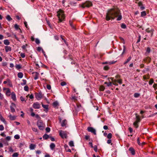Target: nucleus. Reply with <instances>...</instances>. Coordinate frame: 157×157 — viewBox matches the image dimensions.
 Returning a JSON list of instances; mask_svg holds the SVG:
<instances>
[{
    "mask_svg": "<svg viewBox=\"0 0 157 157\" xmlns=\"http://www.w3.org/2000/svg\"><path fill=\"white\" fill-rule=\"evenodd\" d=\"M22 81H23V82L21 83V85H22V86H23V85H25L26 84V80H25V79H23Z\"/></svg>",
    "mask_w": 157,
    "mask_h": 157,
    "instance_id": "38",
    "label": "nucleus"
},
{
    "mask_svg": "<svg viewBox=\"0 0 157 157\" xmlns=\"http://www.w3.org/2000/svg\"><path fill=\"white\" fill-rule=\"evenodd\" d=\"M4 98L3 95L1 93H0V99L1 100H2Z\"/></svg>",
    "mask_w": 157,
    "mask_h": 157,
    "instance_id": "57",
    "label": "nucleus"
},
{
    "mask_svg": "<svg viewBox=\"0 0 157 157\" xmlns=\"http://www.w3.org/2000/svg\"><path fill=\"white\" fill-rule=\"evenodd\" d=\"M6 18V19L9 21H11L12 20V18L9 15H7Z\"/></svg>",
    "mask_w": 157,
    "mask_h": 157,
    "instance_id": "29",
    "label": "nucleus"
},
{
    "mask_svg": "<svg viewBox=\"0 0 157 157\" xmlns=\"http://www.w3.org/2000/svg\"><path fill=\"white\" fill-rule=\"evenodd\" d=\"M17 76L20 78H22L23 77V74L22 72H19L17 74Z\"/></svg>",
    "mask_w": 157,
    "mask_h": 157,
    "instance_id": "26",
    "label": "nucleus"
},
{
    "mask_svg": "<svg viewBox=\"0 0 157 157\" xmlns=\"http://www.w3.org/2000/svg\"><path fill=\"white\" fill-rule=\"evenodd\" d=\"M105 84H106L107 86H112V83L111 82H105Z\"/></svg>",
    "mask_w": 157,
    "mask_h": 157,
    "instance_id": "33",
    "label": "nucleus"
},
{
    "mask_svg": "<svg viewBox=\"0 0 157 157\" xmlns=\"http://www.w3.org/2000/svg\"><path fill=\"white\" fill-rule=\"evenodd\" d=\"M131 56H129L128 57V59H127V60H126V61H125L124 63V64H126L127 63H128L129 61H130V60H131Z\"/></svg>",
    "mask_w": 157,
    "mask_h": 157,
    "instance_id": "30",
    "label": "nucleus"
},
{
    "mask_svg": "<svg viewBox=\"0 0 157 157\" xmlns=\"http://www.w3.org/2000/svg\"><path fill=\"white\" fill-rule=\"evenodd\" d=\"M33 106L35 109H39L40 107V104L37 102L34 103Z\"/></svg>",
    "mask_w": 157,
    "mask_h": 157,
    "instance_id": "7",
    "label": "nucleus"
},
{
    "mask_svg": "<svg viewBox=\"0 0 157 157\" xmlns=\"http://www.w3.org/2000/svg\"><path fill=\"white\" fill-rule=\"evenodd\" d=\"M21 56L22 58H24L25 57V55L24 53H21Z\"/></svg>",
    "mask_w": 157,
    "mask_h": 157,
    "instance_id": "59",
    "label": "nucleus"
},
{
    "mask_svg": "<svg viewBox=\"0 0 157 157\" xmlns=\"http://www.w3.org/2000/svg\"><path fill=\"white\" fill-rule=\"evenodd\" d=\"M153 30L152 29H147L146 30V31L148 33H151V36L153 34Z\"/></svg>",
    "mask_w": 157,
    "mask_h": 157,
    "instance_id": "15",
    "label": "nucleus"
},
{
    "mask_svg": "<svg viewBox=\"0 0 157 157\" xmlns=\"http://www.w3.org/2000/svg\"><path fill=\"white\" fill-rule=\"evenodd\" d=\"M109 69V67L107 66H105L104 67V69L105 70H107Z\"/></svg>",
    "mask_w": 157,
    "mask_h": 157,
    "instance_id": "56",
    "label": "nucleus"
},
{
    "mask_svg": "<svg viewBox=\"0 0 157 157\" xmlns=\"http://www.w3.org/2000/svg\"><path fill=\"white\" fill-rule=\"evenodd\" d=\"M35 97L38 100H40L42 98V95L41 93H37L36 94Z\"/></svg>",
    "mask_w": 157,
    "mask_h": 157,
    "instance_id": "8",
    "label": "nucleus"
},
{
    "mask_svg": "<svg viewBox=\"0 0 157 157\" xmlns=\"http://www.w3.org/2000/svg\"><path fill=\"white\" fill-rule=\"evenodd\" d=\"M6 139L4 140H2V142L6 145H8L7 141H9L10 140L11 138H5Z\"/></svg>",
    "mask_w": 157,
    "mask_h": 157,
    "instance_id": "10",
    "label": "nucleus"
},
{
    "mask_svg": "<svg viewBox=\"0 0 157 157\" xmlns=\"http://www.w3.org/2000/svg\"><path fill=\"white\" fill-rule=\"evenodd\" d=\"M94 150L96 151L97 152L98 151V149L97 146H95L94 147Z\"/></svg>",
    "mask_w": 157,
    "mask_h": 157,
    "instance_id": "58",
    "label": "nucleus"
},
{
    "mask_svg": "<svg viewBox=\"0 0 157 157\" xmlns=\"http://www.w3.org/2000/svg\"><path fill=\"white\" fill-rule=\"evenodd\" d=\"M0 120L1 121H2L3 123H4L5 124H6V122L5 121L4 118L1 115L0 116Z\"/></svg>",
    "mask_w": 157,
    "mask_h": 157,
    "instance_id": "17",
    "label": "nucleus"
},
{
    "mask_svg": "<svg viewBox=\"0 0 157 157\" xmlns=\"http://www.w3.org/2000/svg\"><path fill=\"white\" fill-rule=\"evenodd\" d=\"M11 96L12 99L14 101H16V96L15 93L14 92H13L11 93Z\"/></svg>",
    "mask_w": 157,
    "mask_h": 157,
    "instance_id": "12",
    "label": "nucleus"
},
{
    "mask_svg": "<svg viewBox=\"0 0 157 157\" xmlns=\"http://www.w3.org/2000/svg\"><path fill=\"white\" fill-rule=\"evenodd\" d=\"M156 87H157V84H155V83L154 84L153 86V87L154 88L155 90H156Z\"/></svg>",
    "mask_w": 157,
    "mask_h": 157,
    "instance_id": "55",
    "label": "nucleus"
},
{
    "mask_svg": "<svg viewBox=\"0 0 157 157\" xmlns=\"http://www.w3.org/2000/svg\"><path fill=\"white\" fill-rule=\"evenodd\" d=\"M112 134L111 133H109L107 135V137H112Z\"/></svg>",
    "mask_w": 157,
    "mask_h": 157,
    "instance_id": "62",
    "label": "nucleus"
},
{
    "mask_svg": "<svg viewBox=\"0 0 157 157\" xmlns=\"http://www.w3.org/2000/svg\"><path fill=\"white\" fill-rule=\"evenodd\" d=\"M5 51L6 52H10L11 50V48L9 46H6L5 47Z\"/></svg>",
    "mask_w": 157,
    "mask_h": 157,
    "instance_id": "14",
    "label": "nucleus"
},
{
    "mask_svg": "<svg viewBox=\"0 0 157 157\" xmlns=\"http://www.w3.org/2000/svg\"><path fill=\"white\" fill-rule=\"evenodd\" d=\"M136 120L135 121L136 122L139 123V122H140V118L139 116H137L136 115Z\"/></svg>",
    "mask_w": 157,
    "mask_h": 157,
    "instance_id": "27",
    "label": "nucleus"
},
{
    "mask_svg": "<svg viewBox=\"0 0 157 157\" xmlns=\"http://www.w3.org/2000/svg\"><path fill=\"white\" fill-rule=\"evenodd\" d=\"M14 28L16 30H19L20 32H21V30L20 28H19V25L17 24H15L14 25Z\"/></svg>",
    "mask_w": 157,
    "mask_h": 157,
    "instance_id": "22",
    "label": "nucleus"
},
{
    "mask_svg": "<svg viewBox=\"0 0 157 157\" xmlns=\"http://www.w3.org/2000/svg\"><path fill=\"white\" fill-rule=\"evenodd\" d=\"M16 107L15 104L13 103H12L11 104V105L10 107V110L13 113L15 111L14 109V107Z\"/></svg>",
    "mask_w": 157,
    "mask_h": 157,
    "instance_id": "9",
    "label": "nucleus"
},
{
    "mask_svg": "<svg viewBox=\"0 0 157 157\" xmlns=\"http://www.w3.org/2000/svg\"><path fill=\"white\" fill-rule=\"evenodd\" d=\"M70 25L71 26V27H72V28L74 29L75 28V26L74 25L72 24V23L71 22H70Z\"/></svg>",
    "mask_w": 157,
    "mask_h": 157,
    "instance_id": "54",
    "label": "nucleus"
},
{
    "mask_svg": "<svg viewBox=\"0 0 157 157\" xmlns=\"http://www.w3.org/2000/svg\"><path fill=\"white\" fill-rule=\"evenodd\" d=\"M47 88L48 89L50 90L51 89V86L50 85H47Z\"/></svg>",
    "mask_w": 157,
    "mask_h": 157,
    "instance_id": "51",
    "label": "nucleus"
},
{
    "mask_svg": "<svg viewBox=\"0 0 157 157\" xmlns=\"http://www.w3.org/2000/svg\"><path fill=\"white\" fill-rule=\"evenodd\" d=\"M117 61H109V64H113L115 63Z\"/></svg>",
    "mask_w": 157,
    "mask_h": 157,
    "instance_id": "49",
    "label": "nucleus"
},
{
    "mask_svg": "<svg viewBox=\"0 0 157 157\" xmlns=\"http://www.w3.org/2000/svg\"><path fill=\"white\" fill-rule=\"evenodd\" d=\"M121 27L122 28L124 29L126 28V25L124 24H122L121 25Z\"/></svg>",
    "mask_w": 157,
    "mask_h": 157,
    "instance_id": "45",
    "label": "nucleus"
},
{
    "mask_svg": "<svg viewBox=\"0 0 157 157\" xmlns=\"http://www.w3.org/2000/svg\"><path fill=\"white\" fill-rule=\"evenodd\" d=\"M138 123L136 122V121L134 122L133 123V125L136 128H137L138 127Z\"/></svg>",
    "mask_w": 157,
    "mask_h": 157,
    "instance_id": "37",
    "label": "nucleus"
},
{
    "mask_svg": "<svg viewBox=\"0 0 157 157\" xmlns=\"http://www.w3.org/2000/svg\"><path fill=\"white\" fill-rule=\"evenodd\" d=\"M4 129V127L2 125H0V130L2 131Z\"/></svg>",
    "mask_w": 157,
    "mask_h": 157,
    "instance_id": "53",
    "label": "nucleus"
},
{
    "mask_svg": "<svg viewBox=\"0 0 157 157\" xmlns=\"http://www.w3.org/2000/svg\"><path fill=\"white\" fill-rule=\"evenodd\" d=\"M117 17V20L120 21L122 18V16L120 13V11L118 9H112L109 10L106 14V19L107 21L114 19Z\"/></svg>",
    "mask_w": 157,
    "mask_h": 157,
    "instance_id": "1",
    "label": "nucleus"
},
{
    "mask_svg": "<svg viewBox=\"0 0 157 157\" xmlns=\"http://www.w3.org/2000/svg\"><path fill=\"white\" fill-rule=\"evenodd\" d=\"M103 128L105 130H107L108 129V127L106 125H104L103 126Z\"/></svg>",
    "mask_w": 157,
    "mask_h": 157,
    "instance_id": "64",
    "label": "nucleus"
},
{
    "mask_svg": "<svg viewBox=\"0 0 157 157\" xmlns=\"http://www.w3.org/2000/svg\"><path fill=\"white\" fill-rule=\"evenodd\" d=\"M105 89V87L103 86H101L99 88V90L101 91H103Z\"/></svg>",
    "mask_w": 157,
    "mask_h": 157,
    "instance_id": "34",
    "label": "nucleus"
},
{
    "mask_svg": "<svg viewBox=\"0 0 157 157\" xmlns=\"http://www.w3.org/2000/svg\"><path fill=\"white\" fill-rule=\"evenodd\" d=\"M37 125L39 129L41 130L44 129L45 127V124L43 123V121L41 120H39L37 121Z\"/></svg>",
    "mask_w": 157,
    "mask_h": 157,
    "instance_id": "3",
    "label": "nucleus"
},
{
    "mask_svg": "<svg viewBox=\"0 0 157 157\" xmlns=\"http://www.w3.org/2000/svg\"><path fill=\"white\" fill-rule=\"evenodd\" d=\"M154 81L153 79H151L149 82V84L150 85H151L153 83Z\"/></svg>",
    "mask_w": 157,
    "mask_h": 157,
    "instance_id": "41",
    "label": "nucleus"
},
{
    "mask_svg": "<svg viewBox=\"0 0 157 157\" xmlns=\"http://www.w3.org/2000/svg\"><path fill=\"white\" fill-rule=\"evenodd\" d=\"M150 49L148 47L147 48V50H146V54L147 53H149L150 52Z\"/></svg>",
    "mask_w": 157,
    "mask_h": 157,
    "instance_id": "42",
    "label": "nucleus"
},
{
    "mask_svg": "<svg viewBox=\"0 0 157 157\" xmlns=\"http://www.w3.org/2000/svg\"><path fill=\"white\" fill-rule=\"evenodd\" d=\"M11 92L9 89L8 88L6 92V95L7 96H10V95Z\"/></svg>",
    "mask_w": 157,
    "mask_h": 157,
    "instance_id": "23",
    "label": "nucleus"
},
{
    "mask_svg": "<svg viewBox=\"0 0 157 157\" xmlns=\"http://www.w3.org/2000/svg\"><path fill=\"white\" fill-rule=\"evenodd\" d=\"M69 133L65 131L61 130L59 131V135L61 137H67Z\"/></svg>",
    "mask_w": 157,
    "mask_h": 157,
    "instance_id": "5",
    "label": "nucleus"
},
{
    "mask_svg": "<svg viewBox=\"0 0 157 157\" xmlns=\"http://www.w3.org/2000/svg\"><path fill=\"white\" fill-rule=\"evenodd\" d=\"M32 129L34 132H37V130L36 128H32Z\"/></svg>",
    "mask_w": 157,
    "mask_h": 157,
    "instance_id": "52",
    "label": "nucleus"
},
{
    "mask_svg": "<svg viewBox=\"0 0 157 157\" xmlns=\"http://www.w3.org/2000/svg\"><path fill=\"white\" fill-rule=\"evenodd\" d=\"M140 96V94L138 93H136L134 94V97L135 98H138Z\"/></svg>",
    "mask_w": 157,
    "mask_h": 157,
    "instance_id": "43",
    "label": "nucleus"
},
{
    "mask_svg": "<svg viewBox=\"0 0 157 157\" xmlns=\"http://www.w3.org/2000/svg\"><path fill=\"white\" fill-rule=\"evenodd\" d=\"M4 43L5 45H8L10 44V42L8 40L6 39L4 40Z\"/></svg>",
    "mask_w": 157,
    "mask_h": 157,
    "instance_id": "24",
    "label": "nucleus"
},
{
    "mask_svg": "<svg viewBox=\"0 0 157 157\" xmlns=\"http://www.w3.org/2000/svg\"><path fill=\"white\" fill-rule=\"evenodd\" d=\"M35 42L36 44H38L40 43V41L38 38H36L35 40Z\"/></svg>",
    "mask_w": 157,
    "mask_h": 157,
    "instance_id": "40",
    "label": "nucleus"
},
{
    "mask_svg": "<svg viewBox=\"0 0 157 157\" xmlns=\"http://www.w3.org/2000/svg\"><path fill=\"white\" fill-rule=\"evenodd\" d=\"M37 51H42V52H43V51H44L43 49L41 47H38L37 48Z\"/></svg>",
    "mask_w": 157,
    "mask_h": 157,
    "instance_id": "39",
    "label": "nucleus"
},
{
    "mask_svg": "<svg viewBox=\"0 0 157 157\" xmlns=\"http://www.w3.org/2000/svg\"><path fill=\"white\" fill-rule=\"evenodd\" d=\"M129 151H130L132 154L134 155L135 154V152L134 149L132 147H130L129 149Z\"/></svg>",
    "mask_w": 157,
    "mask_h": 157,
    "instance_id": "13",
    "label": "nucleus"
},
{
    "mask_svg": "<svg viewBox=\"0 0 157 157\" xmlns=\"http://www.w3.org/2000/svg\"><path fill=\"white\" fill-rule=\"evenodd\" d=\"M29 90L28 87L27 86H25L24 87V90L26 91H28Z\"/></svg>",
    "mask_w": 157,
    "mask_h": 157,
    "instance_id": "47",
    "label": "nucleus"
},
{
    "mask_svg": "<svg viewBox=\"0 0 157 157\" xmlns=\"http://www.w3.org/2000/svg\"><path fill=\"white\" fill-rule=\"evenodd\" d=\"M53 105L54 107H57L59 106V103L57 101H55L53 102Z\"/></svg>",
    "mask_w": 157,
    "mask_h": 157,
    "instance_id": "28",
    "label": "nucleus"
},
{
    "mask_svg": "<svg viewBox=\"0 0 157 157\" xmlns=\"http://www.w3.org/2000/svg\"><path fill=\"white\" fill-rule=\"evenodd\" d=\"M87 130L89 132H91L93 134L95 135H96V130L94 128L91 127H88Z\"/></svg>",
    "mask_w": 157,
    "mask_h": 157,
    "instance_id": "6",
    "label": "nucleus"
},
{
    "mask_svg": "<svg viewBox=\"0 0 157 157\" xmlns=\"http://www.w3.org/2000/svg\"><path fill=\"white\" fill-rule=\"evenodd\" d=\"M111 140L110 139L108 140L107 141V143L108 144H111Z\"/></svg>",
    "mask_w": 157,
    "mask_h": 157,
    "instance_id": "61",
    "label": "nucleus"
},
{
    "mask_svg": "<svg viewBox=\"0 0 157 157\" xmlns=\"http://www.w3.org/2000/svg\"><path fill=\"white\" fill-rule=\"evenodd\" d=\"M10 119L11 120H14L15 119L16 117L14 116H12L11 114H10L9 116Z\"/></svg>",
    "mask_w": 157,
    "mask_h": 157,
    "instance_id": "19",
    "label": "nucleus"
},
{
    "mask_svg": "<svg viewBox=\"0 0 157 157\" xmlns=\"http://www.w3.org/2000/svg\"><path fill=\"white\" fill-rule=\"evenodd\" d=\"M36 147V145L33 144H31L29 146V148L30 150H33Z\"/></svg>",
    "mask_w": 157,
    "mask_h": 157,
    "instance_id": "18",
    "label": "nucleus"
},
{
    "mask_svg": "<svg viewBox=\"0 0 157 157\" xmlns=\"http://www.w3.org/2000/svg\"><path fill=\"white\" fill-rule=\"evenodd\" d=\"M64 12L61 9H59L57 12V16L59 18V22H61L65 18Z\"/></svg>",
    "mask_w": 157,
    "mask_h": 157,
    "instance_id": "2",
    "label": "nucleus"
},
{
    "mask_svg": "<svg viewBox=\"0 0 157 157\" xmlns=\"http://www.w3.org/2000/svg\"><path fill=\"white\" fill-rule=\"evenodd\" d=\"M137 143L139 145H140V144H141V143L140 142V140H139V138H138L137 140Z\"/></svg>",
    "mask_w": 157,
    "mask_h": 157,
    "instance_id": "63",
    "label": "nucleus"
},
{
    "mask_svg": "<svg viewBox=\"0 0 157 157\" xmlns=\"http://www.w3.org/2000/svg\"><path fill=\"white\" fill-rule=\"evenodd\" d=\"M7 83L8 85L10 87H12L13 86V85L12 82L9 79H7Z\"/></svg>",
    "mask_w": 157,
    "mask_h": 157,
    "instance_id": "20",
    "label": "nucleus"
},
{
    "mask_svg": "<svg viewBox=\"0 0 157 157\" xmlns=\"http://www.w3.org/2000/svg\"><path fill=\"white\" fill-rule=\"evenodd\" d=\"M20 99L21 100V101H25L24 98L22 96H21L20 97Z\"/></svg>",
    "mask_w": 157,
    "mask_h": 157,
    "instance_id": "60",
    "label": "nucleus"
},
{
    "mask_svg": "<svg viewBox=\"0 0 157 157\" xmlns=\"http://www.w3.org/2000/svg\"><path fill=\"white\" fill-rule=\"evenodd\" d=\"M60 85L62 86H65L66 85V83L65 82H63L61 83Z\"/></svg>",
    "mask_w": 157,
    "mask_h": 157,
    "instance_id": "48",
    "label": "nucleus"
},
{
    "mask_svg": "<svg viewBox=\"0 0 157 157\" xmlns=\"http://www.w3.org/2000/svg\"><path fill=\"white\" fill-rule=\"evenodd\" d=\"M18 154L17 153L15 152L12 155V156L13 157H18Z\"/></svg>",
    "mask_w": 157,
    "mask_h": 157,
    "instance_id": "36",
    "label": "nucleus"
},
{
    "mask_svg": "<svg viewBox=\"0 0 157 157\" xmlns=\"http://www.w3.org/2000/svg\"><path fill=\"white\" fill-rule=\"evenodd\" d=\"M92 6V3L91 2L89 1H86L85 3H83L80 6L82 8L85 7H89Z\"/></svg>",
    "mask_w": 157,
    "mask_h": 157,
    "instance_id": "4",
    "label": "nucleus"
},
{
    "mask_svg": "<svg viewBox=\"0 0 157 157\" xmlns=\"http://www.w3.org/2000/svg\"><path fill=\"white\" fill-rule=\"evenodd\" d=\"M69 145L71 147L74 146L73 141H70L69 142Z\"/></svg>",
    "mask_w": 157,
    "mask_h": 157,
    "instance_id": "31",
    "label": "nucleus"
},
{
    "mask_svg": "<svg viewBox=\"0 0 157 157\" xmlns=\"http://www.w3.org/2000/svg\"><path fill=\"white\" fill-rule=\"evenodd\" d=\"M67 124V121L65 119L63 120L62 122L61 125L62 127H64L66 126Z\"/></svg>",
    "mask_w": 157,
    "mask_h": 157,
    "instance_id": "16",
    "label": "nucleus"
},
{
    "mask_svg": "<svg viewBox=\"0 0 157 157\" xmlns=\"http://www.w3.org/2000/svg\"><path fill=\"white\" fill-rule=\"evenodd\" d=\"M16 68L17 69H19L20 68H21V66L19 64V65H16Z\"/></svg>",
    "mask_w": 157,
    "mask_h": 157,
    "instance_id": "44",
    "label": "nucleus"
},
{
    "mask_svg": "<svg viewBox=\"0 0 157 157\" xmlns=\"http://www.w3.org/2000/svg\"><path fill=\"white\" fill-rule=\"evenodd\" d=\"M32 74H35V77H34V79L35 80L39 78V74L36 72H33Z\"/></svg>",
    "mask_w": 157,
    "mask_h": 157,
    "instance_id": "11",
    "label": "nucleus"
},
{
    "mask_svg": "<svg viewBox=\"0 0 157 157\" xmlns=\"http://www.w3.org/2000/svg\"><path fill=\"white\" fill-rule=\"evenodd\" d=\"M55 147V145L53 143H52L50 145V147L51 149L53 150Z\"/></svg>",
    "mask_w": 157,
    "mask_h": 157,
    "instance_id": "25",
    "label": "nucleus"
},
{
    "mask_svg": "<svg viewBox=\"0 0 157 157\" xmlns=\"http://www.w3.org/2000/svg\"><path fill=\"white\" fill-rule=\"evenodd\" d=\"M117 82L120 84H121L122 83V80L121 79H118L117 80Z\"/></svg>",
    "mask_w": 157,
    "mask_h": 157,
    "instance_id": "50",
    "label": "nucleus"
},
{
    "mask_svg": "<svg viewBox=\"0 0 157 157\" xmlns=\"http://www.w3.org/2000/svg\"><path fill=\"white\" fill-rule=\"evenodd\" d=\"M146 12L145 11H143L141 12V17H143L146 16Z\"/></svg>",
    "mask_w": 157,
    "mask_h": 157,
    "instance_id": "32",
    "label": "nucleus"
},
{
    "mask_svg": "<svg viewBox=\"0 0 157 157\" xmlns=\"http://www.w3.org/2000/svg\"><path fill=\"white\" fill-rule=\"evenodd\" d=\"M46 131L47 132H48L50 131V128L49 127H47L45 129Z\"/></svg>",
    "mask_w": 157,
    "mask_h": 157,
    "instance_id": "46",
    "label": "nucleus"
},
{
    "mask_svg": "<svg viewBox=\"0 0 157 157\" xmlns=\"http://www.w3.org/2000/svg\"><path fill=\"white\" fill-rule=\"evenodd\" d=\"M112 81V83L113 85L115 86H117L118 84L117 83V80L116 79H113V78H112L111 79Z\"/></svg>",
    "mask_w": 157,
    "mask_h": 157,
    "instance_id": "21",
    "label": "nucleus"
},
{
    "mask_svg": "<svg viewBox=\"0 0 157 157\" xmlns=\"http://www.w3.org/2000/svg\"><path fill=\"white\" fill-rule=\"evenodd\" d=\"M42 106L44 108L47 109H48V105H47L42 104Z\"/></svg>",
    "mask_w": 157,
    "mask_h": 157,
    "instance_id": "35",
    "label": "nucleus"
}]
</instances>
